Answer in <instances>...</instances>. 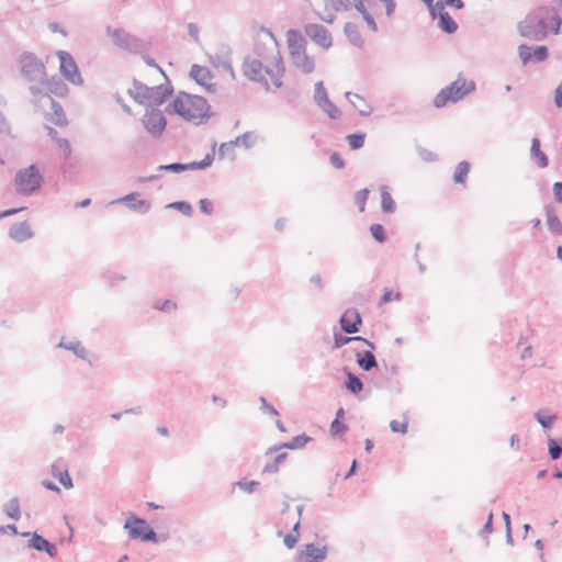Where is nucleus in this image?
Here are the masks:
<instances>
[{
    "label": "nucleus",
    "mask_w": 562,
    "mask_h": 562,
    "mask_svg": "<svg viewBox=\"0 0 562 562\" xmlns=\"http://www.w3.org/2000/svg\"><path fill=\"white\" fill-rule=\"evenodd\" d=\"M561 24L562 20L554 9L539 8L518 23V32L528 40L542 41L547 37L549 29L558 34Z\"/></svg>",
    "instance_id": "f257e3e1"
},
{
    "label": "nucleus",
    "mask_w": 562,
    "mask_h": 562,
    "mask_svg": "<svg viewBox=\"0 0 562 562\" xmlns=\"http://www.w3.org/2000/svg\"><path fill=\"white\" fill-rule=\"evenodd\" d=\"M274 65L270 67L262 60L247 57L243 64L244 75L252 81L260 82L269 89L268 78L269 77L276 88L282 87V76L284 74V65L279 53L273 56Z\"/></svg>",
    "instance_id": "f03ea898"
},
{
    "label": "nucleus",
    "mask_w": 562,
    "mask_h": 562,
    "mask_svg": "<svg viewBox=\"0 0 562 562\" xmlns=\"http://www.w3.org/2000/svg\"><path fill=\"white\" fill-rule=\"evenodd\" d=\"M169 106L187 121L201 122L210 116V105L206 99L200 95L180 92Z\"/></svg>",
    "instance_id": "7ed1b4c3"
},
{
    "label": "nucleus",
    "mask_w": 562,
    "mask_h": 562,
    "mask_svg": "<svg viewBox=\"0 0 562 562\" xmlns=\"http://www.w3.org/2000/svg\"><path fill=\"white\" fill-rule=\"evenodd\" d=\"M475 90V82L458 78L449 86L442 88L434 99V106L437 109L446 106L449 102L457 103Z\"/></svg>",
    "instance_id": "20e7f679"
},
{
    "label": "nucleus",
    "mask_w": 562,
    "mask_h": 562,
    "mask_svg": "<svg viewBox=\"0 0 562 562\" xmlns=\"http://www.w3.org/2000/svg\"><path fill=\"white\" fill-rule=\"evenodd\" d=\"M42 183L43 176L35 165L18 170L14 177L15 191L20 195H32L41 188Z\"/></svg>",
    "instance_id": "39448f33"
},
{
    "label": "nucleus",
    "mask_w": 562,
    "mask_h": 562,
    "mask_svg": "<svg viewBox=\"0 0 562 562\" xmlns=\"http://www.w3.org/2000/svg\"><path fill=\"white\" fill-rule=\"evenodd\" d=\"M108 34L115 46L131 54H143L149 48V42L130 34L124 30H111L108 27Z\"/></svg>",
    "instance_id": "423d86ee"
},
{
    "label": "nucleus",
    "mask_w": 562,
    "mask_h": 562,
    "mask_svg": "<svg viewBox=\"0 0 562 562\" xmlns=\"http://www.w3.org/2000/svg\"><path fill=\"white\" fill-rule=\"evenodd\" d=\"M124 529L127 530L128 537L133 540L139 539L144 542H162L166 541L167 535H157L153 528H150L146 520L138 517L128 518L124 524Z\"/></svg>",
    "instance_id": "0eeeda50"
},
{
    "label": "nucleus",
    "mask_w": 562,
    "mask_h": 562,
    "mask_svg": "<svg viewBox=\"0 0 562 562\" xmlns=\"http://www.w3.org/2000/svg\"><path fill=\"white\" fill-rule=\"evenodd\" d=\"M23 77L31 82H44L46 77L45 65L35 54L24 52L19 58Z\"/></svg>",
    "instance_id": "6e6552de"
},
{
    "label": "nucleus",
    "mask_w": 562,
    "mask_h": 562,
    "mask_svg": "<svg viewBox=\"0 0 562 562\" xmlns=\"http://www.w3.org/2000/svg\"><path fill=\"white\" fill-rule=\"evenodd\" d=\"M40 83L41 86L30 87V92L36 101L42 99H46L48 101V98H52V94L61 98L68 93L67 85L63 81V79L56 76L52 78L45 77L44 82Z\"/></svg>",
    "instance_id": "1a4fd4ad"
},
{
    "label": "nucleus",
    "mask_w": 562,
    "mask_h": 562,
    "mask_svg": "<svg viewBox=\"0 0 562 562\" xmlns=\"http://www.w3.org/2000/svg\"><path fill=\"white\" fill-rule=\"evenodd\" d=\"M57 56L60 64V74L65 77V79H67L72 85L81 86L83 83V79L72 56L65 50H58Z\"/></svg>",
    "instance_id": "9d476101"
},
{
    "label": "nucleus",
    "mask_w": 562,
    "mask_h": 562,
    "mask_svg": "<svg viewBox=\"0 0 562 562\" xmlns=\"http://www.w3.org/2000/svg\"><path fill=\"white\" fill-rule=\"evenodd\" d=\"M314 102L330 119L337 120L340 117L341 112L328 98V93L323 81H317L315 83Z\"/></svg>",
    "instance_id": "9b49d317"
},
{
    "label": "nucleus",
    "mask_w": 562,
    "mask_h": 562,
    "mask_svg": "<svg viewBox=\"0 0 562 562\" xmlns=\"http://www.w3.org/2000/svg\"><path fill=\"white\" fill-rule=\"evenodd\" d=\"M145 130L154 137H159L166 128L167 121L159 109H146L143 116Z\"/></svg>",
    "instance_id": "f8f14e48"
},
{
    "label": "nucleus",
    "mask_w": 562,
    "mask_h": 562,
    "mask_svg": "<svg viewBox=\"0 0 562 562\" xmlns=\"http://www.w3.org/2000/svg\"><path fill=\"white\" fill-rule=\"evenodd\" d=\"M214 160V154H207L201 161H192L189 164H180V162H172L169 165H160L158 167L159 171H171V172H182L188 170H198V169H205L212 165Z\"/></svg>",
    "instance_id": "ddd939ff"
},
{
    "label": "nucleus",
    "mask_w": 562,
    "mask_h": 562,
    "mask_svg": "<svg viewBox=\"0 0 562 562\" xmlns=\"http://www.w3.org/2000/svg\"><path fill=\"white\" fill-rule=\"evenodd\" d=\"M304 31L321 47L327 49L333 45L331 34L324 25L310 23L305 25Z\"/></svg>",
    "instance_id": "4468645a"
},
{
    "label": "nucleus",
    "mask_w": 562,
    "mask_h": 562,
    "mask_svg": "<svg viewBox=\"0 0 562 562\" xmlns=\"http://www.w3.org/2000/svg\"><path fill=\"white\" fill-rule=\"evenodd\" d=\"M22 537H30L27 547L36 551L45 552L48 557L55 558L57 555V547L46 540L37 532L25 531L21 533Z\"/></svg>",
    "instance_id": "2eb2a0df"
},
{
    "label": "nucleus",
    "mask_w": 562,
    "mask_h": 562,
    "mask_svg": "<svg viewBox=\"0 0 562 562\" xmlns=\"http://www.w3.org/2000/svg\"><path fill=\"white\" fill-rule=\"evenodd\" d=\"M341 329L349 335L360 331L362 317L357 308L346 310L339 318Z\"/></svg>",
    "instance_id": "dca6fc26"
},
{
    "label": "nucleus",
    "mask_w": 562,
    "mask_h": 562,
    "mask_svg": "<svg viewBox=\"0 0 562 562\" xmlns=\"http://www.w3.org/2000/svg\"><path fill=\"white\" fill-rule=\"evenodd\" d=\"M172 91V87L169 83L149 87L148 94L146 95L145 108L151 109L161 105Z\"/></svg>",
    "instance_id": "f3484780"
},
{
    "label": "nucleus",
    "mask_w": 562,
    "mask_h": 562,
    "mask_svg": "<svg viewBox=\"0 0 562 562\" xmlns=\"http://www.w3.org/2000/svg\"><path fill=\"white\" fill-rule=\"evenodd\" d=\"M518 55L524 65H527L530 61L541 63L546 60L549 56L548 47L544 45L537 46L533 50L530 46L526 44H521L518 47Z\"/></svg>",
    "instance_id": "a211bd4d"
},
{
    "label": "nucleus",
    "mask_w": 562,
    "mask_h": 562,
    "mask_svg": "<svg viewBox=\"0 0 562 562\" xmlns=\"http://www.w3.org/2000/svg\"><path fill=\"white\" fill-rule=\"evenodd\" d=\"M290 61L296 69L305 75L312 74L315 69L314 58L307 55L306 50L294 53L290 56Z\"/></svg>",
    "instance_id": "6ab92c4d"
},
{
    "label": "nucleus",
    "mask_w": 562,
    "mask_h": 562,
    "mask_svg": "<svg viewBox=\"0 0 562 562\" xmlns=\"http://www.w3.org/2000/svg\"><path fill=\"white\" fill-rule=\"evenodd\" d=\"M137 196L138 193H130L112 203H124L128 209L140 214H146L150 210V202L147 200H137Z\"/></svg>",
    "instance_id": "aec40b11"
},
{
    "label": "nucleus",
    "mask_w": 562,
    "mask_h": 562,
    "mask_svg": "<svg viewBox=\"0 0 562 562\" xmlns=\"http://www.w3.org/2000/svg\"><path fill=\"white\" fill-rule=\"evenodd\" d=\"M190 76L207 91H214V83L211 82L212 74L206 67L193 65L190 70Z\"/></svg>",
    "instance_id": "412c9836"
},
{
    "label": "nucleus",
    "mask_w": 562,
    "mask_h": 562,
    "mask_svg": "<svg viewBox=\"0 0 562 562\" xmlns=\"http://www.w3.org/2000/svg\"><path fill=\"white\" fill-rule=\"evenodd\" d=\"M311 440H312L311 437H308L305 434H301V435L293 437L291 441L283 442L278 446H272V447L268 448L266 454H271L273 452L279 451L280 449H291V450L301 449V448L305 447V445L307 442H310Z\"/></svg>",
    "instance_id": "4be33fe9"
},
{
    "label": "nucleus",
    "mask_w": 562,
    "mask_h": 562,
    "mask_svg": "<svg viewBox=\"0 0 562 562\" xmlns=\"http://www.w3.org/2000/svg\"><path fill=\"white\" fill-rule=\"evenodd\" d=\"M286 42H288V48H289V55L292 56L296 52H304L306 50L305 47V38L297 30H289L286 32Z\"/></svg>",
    "instance_id": "5701e85b"
},
{
    "label": "nucleus",
    "mask_w": 562,
    "mask_h": 562,
    "mask_svg": "<svg viewBox=\"0 0 562 562\" xmlns=\"http://www.w3.org/2000/svg\"><path fill=\"white\" fill-rule=\"evenodd\" d=\"M345 97L353 106V109L359 113V115L366 117L372 113L371 105L368 104L363 97L349 91L345 93Z\"/></svg>",
    "instance_id": "b1692460"
},
{
    "label": "nucleus",
    "mask_w": 562,
    "mask_h": 562,
    "mask_svg": "<svg viewBox=\"0 0 562 562\" xmlns=\"http://www.w3.org/2000/svg\"><path fill=\"white\" fill-rule=\"evenodd\" d=\"M9 236L18 243H23L33 237V232L26 222H21L10 227Z\"/></svg>",
    "instance_id": "393cba45"
},
{
    "label": "nucleus",
    "mask_w": 562,
    "mask_h": 562,
    "mask_svg": "<svg viewBox=\"0 0 562 562\" xmlns=\"http://www.w3.org/2000/svg\"><path fill=\"white\" fill-rule=\"evenodd\" d=\"M304 555L306 562H323L327 557V547L317 548L314 543L305 546Z\"/></svg>",
    "instance_id": "a878e982"
},
{
    "label": "nucleus",
    "mask_w": 562,
    "mask_h": 562,
    "mask_svg": "<svg viewBox=\"0 0 562 562\" xmlns=\"http://www.w3.org/2000/svg\"><path fill=\"white\" fill-rule=\"evenodd\" d=\"M530 156L536 160L539 168L548 167V156L540 149V140L537 137H533L531 140Z\"/></svg>",
    "instance_id": "bb28decb"
},
{
    "label": "nucleus",
    "mask_w": 562,
    "mask_h": 562,
    "mask_svg": "<svg viewBox=\"0 0 562 562\" xmlns=\"http://www.w3.org/2000/svg\"><path fill=\"white\" fill-rule=\"evenodd\" d=\"M356 358L358 366L363 371H370L373 368L378 367V362L374 355L369 350L357 352Z\"/></svg>",
    "instance_id": "cd10ccee"
},
{
    "label": "nucleus",
    "mask_w": 562,
    "mask_h": 562,
    "mask_svg": "<svg viewBox=\"0 0 562 562\" xmlns=\"http://www.w3.org/2000/svg\"><path fill=\"white\" fill-rule=\"evenodd\" d=\"M344 33L353 46L362 47L364 42L357 24L351 22L346 23L344 26Z\"/></svg>",
    "instance_id": "c85d7f7f"
},
{
    "label": "nucleus",
    "mask_w": 562,
    "mask_h": 562,
    "mask_svg": "<svg viewBox=\"0 0 562 562\" xmlns=\"http://www.w3.org/2000/svg\"><path fill=\"white\" fill-rule=\"evenodd\" d=\"M351 341H362L364 342L367 346H369L371 349H374L375 346L373 342L369 341L368 339L361 337V336H351V337H348V336H344L341 334H335L334 335V346L333 348L334 349H338Z\"/></svg>",
    "instance_id": "c756f323"
},
{
    "label": "nucleus",
    "mask_w": 562,
    "mask_h": 562,
    "mask_svg": "<svg viewBox=\"0 0 562 562\" xmlns=\"http://www.w3.org/2000/svg\"><path fill=\"white\" fill-rule=\"evenodd\" d=\"M148 88L146 85L134 80L133 89L128 90V94L139 104L145 106L146 95L148 94Z\"/></svg>",
    "instance_id": "7c9ffc66"
},
{
    "label": "nucleus",
    "mask_w": 562,
    "mask_h": 562,
    "mask_svg": "<svg viewBox=\"0 0 562 562\" xmlns=\"http://www.w3.org/2000/svg\"><path fill=\"white\" fill-rule=\"evenodd\" d=\"M546 216L549 231L553 234L562 235V223L555 211L551 207H546Z\"/></svg>",
    "instance_id": "2f4dec72"
},
{
    "label": "nucleus",
    "mask_w": 562,
    "mask_h": 562,
    "mask_svg": "<svg viewBox=\"0 0 562 562\" xmlns=\"http://www.w3.org/2000/svg\"><path fill=\"white\" fill-rule=\"evenodd\" d=\"M48 103L50 105V109L53 110V114L50 117V121L59 126L67 124V119L64 113L63 106L56 102L53 98H48Z\"/></svg>",
    "instance_id": "473e14b6"
},
{
    "label": "nucleus",
    "mask_w": 562,
    "mask_h": 562,
    "mask_svg": "<svg viewBox=\"0 0 562 562\" xmlns=\"http://www.w3.org/2000/svg\"><path fill=\"white\" fill-rule=\"evenodd\" d=\"M380 191H381V209H382V211L387 214L394 213L396 210V204H395L392 195L387 191V187L381 186Z\"/></svg>",
    "instance_id": "72a5a7b5"
},
{
    "label": "nucleus",
    "mask_w": 562,
    "mask_h": 562,
    "mask_svg": "<svg viewBox=\"0 0 562 562\" xmlns=\"http://www.w3.org/2000/svg\"><path fill=\"white\" fill-rule=\"evenodd\" d=\"M57 347L72 351L77 357H79L81 359H86V357H87L86 348L78 340H72V341H63L61 340L57 345Z\"/></svg>",
    "instance_id": "f704fd0d"
},
{
    "label": "nucleus",
    "mask_w": 562,
    "mask_h": 562,
    "mask_svg": "<svg viewBox=\"0 0 562 562\" xmlns=\"http://www.w3.org/2000/svg\"><path fill=\"white\" fill-rule=\"evenodd\" d=\"M437 18L439 19V27L448 33L452 34L457 31L458 24L454 22V20L450 16L448 12H440Z\"/></svg>",
    "instance_id": "c9c22d12"
},
{
    "label": "nucleus",
    "mask_w": 562,
    "mask_h": 562,
    "mask_svg": "<svg viewBox=\"0 0 562 562\" xmlns=\"http://www.w3.org/2000/svg\"><path fill=\"white\" fill-rule=\"evenodd\" d=\"M4 514L14 520H19L21 517V509H20V501L18 497L11 498L7 504L3 506Z\"/></svg>",
    "instance_id": "e433bc0d"
},
{
    "label": "nucleus",
    "mask_w": 562,
    "mask_h": 562,
    "mask_svg": "<svg viewBox=\"0 0 562 562\" xmlns=\"http://www.w3.org/2000/svg\"><path fill=\"white\" fill-rule=\"evenodd\" d=\"M345 385L352 394H358L363 390V383L360 378L351 372L347 373V381Z\"/></svg>",
    "instance_id": "4c0bfd02"
},
{
    "label": "nucleus",
    "mask_w": 562,
    "mask_h": 562,
    "mask_svg": "<svg viewBox=\"0 0 562 562\" xmlns=\"http://www.w3.org/2000/svg\"><path fill=\"white\" fill-rule=\"evenodd\" d=\"M286 457H288L286 452L278 453L271 462H268L263 467L262 473H269V474L277 473L279 471V465L286 459Z\"/></svg>",
    "instance_id": "58836bf2"
},
{
    "label": "nucleus",
    "mask_w": 562,
    "mask_h": 562,
    "mask_svg": "<svg viewBox=\"0 0 562 562\" xmlns=\"http://www.w3.org/2000/svg\"><path fill=\"white\" fill-rule=\"evenodd\" d=\"M470 171V164L465 160L460 161L457 166L456 172L453 175V180L456 183H464L467 176Z\"/></svg>",
    "instance_id": "ea45409f"
},
{
    "label": "nucleus",
    "mask_w": 562,
    "mask_h": 562,
    "mask_svg": "<svg viewBox=\"0 0 562 562\" xmlns=\"http://www.w3.org/2000/svg\"><path fill=\"white\" fill-rule=\"evenodd\" d=\"M535 418L543 428H550L557 417L548 414V411L540 409L535 414Z\"/></svg>",
    "instance_id": "a19ab883"
},
{
    "label": "nucleus",
    "mask_w": 562,
    "mask_h": 562,
    "mask_svg": "<svg viewBox=\"0 0 562 562\" xmlns=\"http://www.w3.org/2000/svg\"><path fill=\"white\" fill-rule=\"evenodd\" d=\"M549 456L552 460H558L562 457V441L550 438L548 440Z\"/></svg>",
    "instance_id": "79ce46f5"
},
{
    "label": "nucleus",
    "mask_w": 562,
    "mask_h": 562,
    "mask_svg": "<svg viewBox=\"0 0 562 562\" xmlns=\"http://www.w3.org/2000/svg\"><path fill=\"white\" fill-rule=\"evenodd\" d=\"M366 135L363 133H355L347 136L348 144L351 149H360L364 145Z\"/></svg>",
    "instance_id": "37998d69"
},
{
    "label": "nucleus",
    "mask_w": 562,
    "mask_h": 562,
    "mask_svg": "<svg viewBox=\"0 0 562 562\" xmlns=\"http://www.w3.org/2000/svg\"><path fill=\"white\" fill-rule=\"evenodd\" d=\"M235 146L236 145L233 143V140H229L227 143H222L220 146V149H218V156L221 158L229 157L231 160H234L235 159V153H234Z\"/></svg>",
    "instance_id": "c03bdc74"
},
{
    "label": "nucleus",
    "mask_w": 562,
    "mask_h": 562,
    "mask_svg": "<svg viewBox=\"0 0 562 562\" xmlns=\"http://www.w3.org/2000/svg\"><path fill=\"white\" fill-rule=\"evenodd\" d=\"M370 232L372 237L380 244L384 243L386 240V234L383 225L381 224H372L370 226Z\"/></svg>",
    "instance_id": "a18cd8bd"
},
{
    "label": "nucleus",
    "mask_w": 562,
    "mask_h": 562,
    "mask_svg": "<svg viewBox=\"0 0 562 562\" xmlns=\"http://www.w3.org/2000/svg\"><path fill=\"white\" fill-rule=\"evenodd\" d=\"M167 207L178 210L187 216H190L192 214V206L190 203L186 201L172 202L168 204Z\"/></svg>",
    "instance_id": "49530a36"
},
{
    "label": "nucleus",
    "mask_w": 562,
    "mask_h": 562,
    "mask_svg": "<svg viewBox=\"0 0 562 562\" xmlns=\"http://www.w3.org/2000/svg\"><path fill=\"white\" fill-rule=\"evenodd\" d=\"M154 307L158 311L170 313L176 311L177 304L171 300L156 301Z\"/></svg>",
    "instance_id": "de8ad7c7"
},
{
    "label": "nucleus",
    "mask_w": 562,
    "mask_h": 562,
    "mask_svg": "<svg viewBox=\"0 0 562 562\" xmlns=\"http://www.w3.org/2000/svg\"><path fill=\"white\" fill-rule=\"evenodd\" d=\"M368 196H369V190H368V189L359 190V191L356 193V195H355V202H356V204L359 206V211H360V212H364V210H366V203H367Z\"/></svg>",
    "instance_id": "09e8293b"
},
{
    "label": "nucleus",
    "mask_w": 562,
    "mask_h": 562,
    "mask_svg": "<svg viewBox=\"0 0 562 562\" xmlns=\"http://www.w3.org/2000/svg\"><path fill=\"white\" fill-rule=\"evenodd\" d=\"M347 429V425L344 424L341 420H338V418H335L330 424L331 436H339L344 434Z\"/></svg>",
    "instance_id": "8fccbe9b"
},
{
    "label": "nucleus",
    "mask_w": 562,
    "mask_h": 562,
    "mask_svg": "<svg viewBox=\"0 0 562 562\" xmlns=\"http://www.w3.org/2000/svg\"><path fill=\"white\" fill-rule=\"evenodd\" d=\"M259 401L261 403L260 409L263 414H269L272 416L279 415V412L276 409V407L273 405L269 404L265 396H260Z\"/></svg>",
    "instance_id": "3c124183"
},
{
    "label": "nucleus",
    "mask_w": 562,
    "mask_h": 562,
    "mask_svg": "<svg viewBox=\"0 0 562 562\" xmlns=\"http://www.w3.org/2000/svg\"><path fill=\"white\" fill-rule=\"evenodd\" d=\"M0 135L12 136L11 124L1 111H0Z\"/></svg>",
    "instance_id": "603ef678"
},
{
    "label": "nucleus",
    "mask_w": 562,
    "mask_h": 562,
    "mask_svg": "<svg viewBox=\"0 0 562 562\" xmlns=\"http://www.w3.org/2000/svg\"><path fill=\"white\" fill-rule=\"evenodd\" d=\"M56 144L63 150L64 159H68L71 155V146L66 138H56Z\"/></svg>",
    "instance_id": "864d4df0"
},
{
    "label": "nucleus",
    "mask_w": 562,
    "mask_h": 562,
    "mask_svg": "<svg viewBox=\"0 0 562 562\" xmlns=\"http://www.w3.org/2000/svg\"><path fill=\"white\" fill-rule=\"evenodd\" d=\"M250 132H246L239 136H237L235 139H233V143L237 145H243L245 148H250L252 146V143L250 142Z\"/></svg>",
    "instance_id": "5fc2aeb1"
},
{
    "label": "nucleus",
    "mask_w": 562,
    "mask_h": 562,
    "mask_svg": "<svg viewBox=\"0 0 562 562\" xmlns=\"http://www.w3.org/2000/svg\"><path fill=\"white\" fill-rule=\"evenodd\" d=\"M58 480L60 484L66 488H71L74 486L72 480L67 470L58 472Z\"/></svg>",
    "instance_id": "6e6d98bb"
},
{
    "label": "nucleus",
    "mask_w": 562,
    "mask_h": 562,
    "mask_svg": "<svg viewBox=\"0 0 562 562\" xmlns=\"http://www.w3.org/2000/svg\"><path fill=\"white\" fill-rule=\"evenodd\" d=\"M259 483L257 481H238L236 485L247 493H252Z\"/></svg>",
    "instance_id": "4d7b16f0"
},
{
    "label": "nucleus",
    "mask_w": 562,
    "mask_h": 562,
    "mask_svg": "<svg viewBox=\"0 0 562 562\" xmlns=\"http://www.w3.org/2000/svg\"><path fill=\"white\" fill-rule=\"evenodd\" d=\"M355 9L362 15V18L366 15V13H370L366 7L367 4H371L370 0H353Z\"/></svg>",
    "instance_id": "13d9d810"
},
{
    "label": "nucleus",
    "mask_w": 562,
    "mask_h": 562,
    "mask_svg": "<svg viewBox=\"0 0 562 562\" xmlns=\"http://www.w3.org/2000/svg\"><path fill=\"white\" fill-rule=\"evenodd\" d=\"M390 427L394 432L405 434L407 431L408 424L407 422L400 423L397 420H392L390 423Z\"/></svg>",
    "instance_id": "bf43d9fd"
},
{
    "label": "nucleus",
    "mask_w": 562,
    "mask_h": 562,
    "mask_svg": "<svg viewBox=\"0 0 562 562\" xmlns=\"http://www.w3.org/2000/svg\"><path fill=\"white\" fill-rule=\"evenodd\" d=\"M418 154H419L420 158L427 162L435 161L437 159V156L435 153H432L428 149H425V148H418Z\"/></svg>",
    "instance_id": "052dcab7"
},
{
    "label": "nucleus",
    "mask_w": 562,
    "mask_h": 562,
    "mask_svg": "<svg viewBox=\"0 0 562 562\" xmlns=\"http://www.w3.org/2000/svg\"><path fill=\"white\" fill-rule=\"evenodd\" d=\"M199 207L204 214L211 215L213 213V205L207 199H201L199 201Z\"/></svg>",
    "instance_id": "680f3d73"
},
{
    "label": "nucleus",
    "mask_w": 562,
    "mask_h": 562,
    "mask_svg": "<svg viewBox=\"0 0 562 562\" xmlns=\"http://www.w3.org/2000/svg\"><path fill=\"white\" fill-rule=\"evenodd\" d=\"M330 164L337 168L342 169L345 167V161L338 153H333L329 157Z\"/></svg>",
    "instance_id": "e2e57ef3"
},
{
    "label": "nucleus",
    "mask_w": 562,
    "mask_h": 562,
    "mask_svg": "<svg viewBox=\"0 0 562 562\" xmlns=\"http://www.w3.org/2000/svg\"><path fill=\"white\" fill-rule=\"evenodd\" d=\"M299 540V535H294L293 532H289L285 535L283 542L284 546L289 549L293 548Z\"/></svg>",
    "instance_id": "0e129e2a"
},
{
    "label": "nucleus",
    "mask_w": 562,
    "mask_h": 562,
    "mask_svg": "<svg viewBox=\"0 0 562 562\" xmlns=\"http://www.w3.org/2000/svg\"><path fill=\"white\" fill-rule=\"evenodd\" d=\"M393 299L395 300H400L401 299V293L400 292H396L394 295H393V292L392 291H385L381 297V303H389L391 302Z\"/></svg>",
    "instance_id": "69168bd1"
},
{
    "label": "nucleus",
    "mask_w": 562,
    "mask_h": 562,
    "mask_svg": "<svg viewBox=\"0 0 562 562\" xmlns=\"http://www.w3.org/2000/svg\"><path fill=\"white\" fill-rule=\"evenodd\" d=\"M554 103L558 108H562V81L555 89Z\"/></svg>",
    "instance_id": "338daca9"
},
{
    "label": "nucleus",
    "mask_w": 562,
    "mask_h": 562,
    "mask_svg": "<svg viewBox=\"0 0 562 562\" xmlns=\"http://www.w3.org/2000/svg\"><path fill=\"white\" fill-rule=\"evenodd\" d=\"M553 194H554V199L558 201V202H562V182H555L553 184Z\"/></svg>",
    "instance_id": "774afa93"
}]
</instances>
